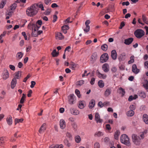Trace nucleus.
<instances>
[{"label":"nucleus","mask_w":148,"mask_h":148,"mask_svg":"<svg viewBox=\"0 0 148 148\" xmlns=\"http://www.w3.org/2000/svg\"><path fill=\"white\" fill-rule=\"evenodd\" d=\"M38 10L37 9L34 4L28 7L26 10L27 15L30 17L35 16L38 13Z\"/></svg>","instance_id":"f257e3e1"},{"label":"nucleus","mask_w":148,"mask_h":148,"mask_svg":"<svg viewBox=\"0 0 148 148\" xmlns=\"http://www.w3.org/2000/svg\"><path fill=\"white\" fill-rule=\"evenodd\" d=\"M121 142L123 144L128 146H131V143L130 141L129 138L125 134L122 135L120 138Z\"/></svg>","instance_id":"f03ea898"},{"label":"nucleus","mask_w":148,"mask_h":148,"mask_svg":"<svg viewBox=\"0 0 148 148\" xmlns=\"http://www.w3.org/2000/svg\"><path fill=\"white\" fill-rule=\"evenodd\" d=\"M132 141L134 144L136 145L140 144L141 138H140L139 136L135 134H133L132 135Z\"/></svg>","instance_id":"7ed1b4c3"},{"label":"nucleus","mask_w":148,"mask_h":148,"mask_svg":"<svg viewBox=\"0 0 148 148\" xmlns=\"http://www.w3.org/2000/svg\"><path fill=\"white\" fill-rule=\"evenodd\" d=\"M144 31L141 29H138L136 30L134 32L136 37L138 38H140L145 35Z\"/></svg>","instance_id":"20e7f679"},{"label":"nucleus","mask_w":148,"mask_h":148,"mask_svg":"<svg viewBox=\"0 0 148 148\" xmlns=\"http://www.w3.org/2000/svg\"><path fill=\"white\" fill-rule=\"evenodd\" d=\"M109 56L107 53H104L101 56L100 58V62L103 63L106 62L108 59Z\"/></svg>","instance_id":"39448f33"},{"label":"nucleus","mask_w":148,"mask_h":148,"mask_svg":"<svg viewBox=\"0 0 148 148\" xmlns=\"http://www.w3.org/2000/svg\"><path fill=\"white\" fill-rule=\"evenodd\" d=\"M40 27V26H37V25L33 24L32 25V28H34V30H33L32 33V35L34 37H36L38 36V32L37 31Z\"/></svg>","instance_id":"423d86ee"},{"label":"nucleus","mask_w":148,"mask_h":148,"mask_svg":"<svg viewBox=\"0 0 148 148\" xmlns=\"http://www.w3.org/2000/svg\"><path fill=\"white\" fill-rule=\"evenodd\" d=\"M17 6L16 3H14L10 6V16H12L14 14V12Z\"/></svg>","instance_id":"0eeeda50"},{"label":"nucleus","mask_w":148,"mask_h":148,"mask_svg":"<svg viewBox=\"0 0 148 148\" xmlns=\"http://www.w3.org/2000/svg\"><path fill=\"white\" fill-rule=\"evenodd\" d=\"M97 58V53L96 52L93 53L90 57V62L91 63L94 62Z\"/></svg>","instance_id":"6e6552de"},{"label":"nucleus","mask_w":148,"mask_h":148,"mask_svg":"<svg viewBox=\"0 0 148 148\" xmlns=\"http://www.w3.org/2000/svg\"><path fill=\"white\" fill-rule=\"evenodd\" d=\"M102 68L104 72L107 73L108 72L109 70V64L107 63L103 64L102 65Z\"/></svg>","instance_id":"1a4fd4ad"},{"label":"nucleus","mask_w":148,"mask_h":148,"mask_svg":"<svg viewBox=\"0 0 148 148\" xmlns=\"http://www.w3.org/2000/svg\"><path fill=\"white\" fill-rule=\"evenodd\" d=\"M69 103L70 104H73L74 103V95L73 94H70L68 97Z\"/></svg>","instance_id":"9d476101"},{"label":"nucleus","mask_w":148,"mask_h":148,"mask_svg":"<svg viewBox=\"0 0 148 148\" xmlns=\"http://www.w3.org/2000/svg\"><path fill=\"white\" fill-rule=\"evenodd\" d=\"M71 113L74 115H77L80 113L79 111L76 109L71 108L70 109Z\"/></svg>","instance_id":"9b49d317"},{"label":"nucleus","mask_w":148,"mask_h":148,"mask_svg":"<svg viewBox=\"0 0 148 148\" xmlns=\"http://www.w3.org/2000/svg\"><path fill=\"white\" fill-rule=\"evenodd\" d=\"M86 106V103L84 101H79L78 107L80 109H83Z\"/></svg>","instance_id":"f8f14e48"},{"label":"nucleus","mask_w":148,"mask_h":148,"mask_svg":"<svg viewBox=\"0 0 148 148\" xmlns=\"http://www.w3.org/2000/svg\"><path fill=\"white\" fill-rule=\"evenodd\" d=\"M60 128L62 129H64L66 127V122L63 119H62L60 121Z\"/></svg>","instance_id":"ddd939ff"},{"label":"nucleus","mask_w":148,"mask_h":148,"mask_svg":"<svg viewBox=\"0 0 148 148\" xmlns=\"http://www.w3.org/2000/svg\"><path fill=\"white\" fill-rule=\"evenodd\" d=\"M95 120L97 123H101L102 122V120L100 118V116L98 113H96L95 116Z\"/></svg>","instance_id":"4468645a"},{"label":"nucleus","mask_w":148,"mask_h":148,"mask_svg":"<svg viewBox=\"0 0 148 148\" xmlns=\"http://www.w3.org/2000/svg\"><path fill=\"white\" fill-rule=\"evenodd\" d=\"M111 89L109 88H107L104 92V95L105 97H108L111 94Z\"/></svg>","instance_id":"2eb2a0df"},{"label":"nucleus","mask_w":148,"mask_h":148,"mask_svg":"<svg viewBox=\"0 0 148 148\" xmlns=\"http://www.w3.org/2000/svg\"><path fill=\"white\" fill-rule=\"evenodd\" d=\"M55 37L56 39L58 40H62L64 38V36L62 34L59 32H57L56 33Z\"/></svg>","instance_id":"dca6fc26"},{"label":"nucleus","mask_w":148,"mask_h":148,"mask_svg":"<svg viewBox=\"0 0 148 148\" xmlns=\"http://www.w3.org/2000/svg\"><path fill=\"white\" fill-rule=\"evenodd\" d=\"M111 56L113 60H116L117 58V53L115 50H113L111 52Z\"/></svg>","instance_id":"f3484780"},{"label":"nucleus","mask_w":148,"mask_h":148,"mask_svg":"<svg viewBox=\"0 0 148 148\" xmlns=\"http://www.w3.org/2000/svg\"><path fill=\"white\" fill-rule=\"evenodd\" d=\"M9 77V73L8 71L6 69H4L3 78L4 79H6Z\"/></svg>","instance_id":"a211bd4d"},{"label":"nucleus","mask_w":148,"mask_h":148,"mask_svg":"<svg viewBox=\"0 0 148 148\" xmlns=\"http://www.w3.org/2000/svg\"><path fill=\"white\" fill-rule=\"evenodd\" d=\"M137 94L142 98H144L146 97V95L145 93L142 91H138Z\"/></svg>","instance_id":"6ab92c4d"},{"label":"nucleus","mask_w":148,"mask_h":148,"mask_svg":"<svg viewBox=\"0 0 148 148\" xmlns=\"http://www.w3.org/2000/svg\"><path fill=\"white\" fill-rule=\"evenodd\" d=\"M117 92L121 95L122 97H123L125 93V91L124 89L121 87H120L118 89Z\"/></svg>","instance_id":"aec40b11"},{"label":"nucleus","mask_w":148,"mask_h":148,"mask_svg":"<svg viewBox=\"0 0 148 148\" xmlns=\"http://www.w3.org/2000/svg\"><path fill=\"white\" fill-rule=\"evenodd\" d=\"M139 70L137 68L136 64H134L132 65V71L134 73L137 74L139 72Z\"/></svg>","instance_id":"412c9836"},{"label":"nucleus","mask_w":148,"mask_h":148,"mask_svg":"<svg viewBox=\"0 0 148 148\" xmlns=\"http://www.w3.org/2000/svg\"><path fill=\"white\" fill-rule=\"evenodd\" d=\"M21 72L19 71L15 72L14 74V78H15L16 79H20L21 75Z\"/></svg>","instance_id":"4be33fe9"},{"label":"nucleus","mask_w":148,"mask_h":148,"mask_svg":"<svg viewBox=\"0 0 148 148\" xmlns=\"http://www.w3.org/2000/svg\"><path fill=\"white\" fill-rule=\"evenodd\" d=\"M34 5L37 9L38 10V8H39L42 11L44 10V6L42 4L35 3L34 4Z\"/></svg>","instance_id":"5701e85b"},{"label":"nucleus","mask_w":148,"mask_h":148,"mask_svg":"<svg viewBox=\"0 0 148 148\" xmlns=\"http://www.w3.org/2000/svg\"><path fill=\"white\" fill-rule=\"evenodd\" d=\"M133 38H129L125 40L124 43L127 45L130 44L133 41Z\"/></svg>","instance_id":"b1692460"},{"label":"nucleus","mask_w":148,"mask_h":148,"mask_svg":"<svg viewBox=\"0 0 148 148\" xmlns=\"http://www.w3.org/2000/svg\"><path fill=\"white\" fill-rule=\"evenodd\" d=\"M46 124L45 123H44L41 126L39 130V132L40 133H42V132H44L46 130Z\"/></svg>","instance_id":"393cba45"},{"label":"nucleus","mask_w":148,"mask_h":148,"mask_svg":"<svg viewBox=\"0 0 148 148\" xmlns=\"http://www.w3.org/2000/svg\"><path fill=\"white\" fill-rule=\"evenodd\" d=\"M16 84V80L15 78H13L11 82V87L13 89L15 86Z\"/></svg>","instance_id":"a878e982"},{"label":"nucleus","mask_w":148,"mask_h":148,"mask_svg":"<svg viewBox=\"0 0 148 148\" xmlns=\"http://www.w3.org/2000/svg\"><path fill=\"white\" fill-rule=\"evenodd\" d=\"M95 104V101L94 99H92L90 102L88 106L90 109H92L94 107Z\"/></svg>","instance_id":"bb28decb"},{"label":"nucleus","mask_w":148,"mask_h":148,"mask_svg":"<svg viewBox=\"0 0 148 148\" xmlns=\"http://www.w3.org/2000/svg\"><path fill=\"white\" fill-rule=\"evenodd\" d=\"M103 133L101 131H97L95 132L94 134V136L95 137H100L103 136Z\"/></svg>","instance_id":"cd10ccee"},{"label":"nucleus","mask_w":148,"mask_h":148,"mask_svg":"<svg viewBox=\"0 0 148 148\" xmlns=\"http://www.w3.org/2000/svg\"><path fill=\"white\" fill-rule=\"evenodd\" d=\"M143 119L146 124H148V115L146 114L143 115Z\"/></svg>","instance_id":"c85d7f7f"},{"label":"nucleus","mask_w":148,"mask_h":148,"mask_svg":"<svg viewBox=\"0 0 148 148\" xmlns=\"http://www.w3.org/2000/svg\"><path fill=\"white\" fill-rule=\"evenodd\" d=\"M126 58V55L125 53H122L121 54L119 58V60L120 61H123Z\"/></svg>","instance_id":"c756f323"},{"label":"nucleus","mask_w":148,"mask_h":148,"mask_svg":"<svg viewBox=\"0 0 148 148\" xmlns=\"http://www.w3.org/2000/svg\"><path fill=\"white\" fill-rule=\"evenodd\" d=\"M138 96L136 95H135L133 97L132 95H131L129 97L128 100L129 101H131L133 100L136 99L138 98Z\"/></svg>","instance_id":"7c9ffc66"},{"label":"nucleus","mask_w":148,"mask_h":148,"mask_svg":"<svg viewBox=\"0 0 148 148\" xmlns=\"http://www.w3.org/2000/svg\"><path fill=\"white\" fill-rule=\"evenodd\" d=\"M97 76L99 78L103 79H105L107 77L106 75L101 74L99 72L97 73Z\"/></svg>","instance_id":"2f4dec72"},{"label":"nucleus","mask_w":148,"mask_h":148,"mask_svg":"<svg viewBox=\"0 0 148 148\" xmlns=\"http://www.w3.org/2000/svg\"><path fill=\"white\" fill-rule=\"evenodd\" d=\"M23 55V53H22L21 52L17 53L16 56L17 59L19 60L21 59Z\"/></svg>","instance_id":"473e14b6"},{"label":"nucleus","mask_w":148,"mask_h":148,"mask_svg":"<svg viewBox=\"0 0 148 148\" xmlns=\"http://www.w3.org/2000/svg\"><path fill=\"white\" fill-rule=\"evenodd\" d=\"M143 86L146 89H148V81L147 80H145L144 81L143 83Z\"/></svg>","instance_id":"72a5a7b5"},{"label":"nucleus","mask_w":148,"mask_h":148,"mask_svg":"<svg viewBox=\"0 0 148 148\" xmlns=\"http://www.w3.org/2000/svg\"><path fill=\"white\" fill-rule=\"evenodd\" d=\"M134 114V112L132 110H130L127 112V116H133Z\"/></svg>","instance_id":"f704fd0d"},{"label":"nucleus","mask_w":148,"mask_h":148,"mask_svg":"<svg viewBox=\"0 0 148 148\" xmlns=\"http://www.w3.org/2000/svg\"><path fill=\"white\" fill-rule=\"evenodd\" d=\"M142 19L144 23L147 24H148V21L147 17L144 14L142 15Z\"/></svg>","instance_id":"c9c22d12"},{"label":"nucleus","mask_w":148,"mask_h":148,"mask_svg":"<svg viewBox=\"0 0 148 148\" xmlns=\"http://www.w3.org/2000/svg\"><path fill=\"white\" fill-rule=\"evenodd\" d=\"M98 85L99 87L102 88L104 86V84L102 80H100L98 82Z\"/></svg>","instance_id":"e433bc0d"},{"label":"nucleus","mask_w":148,"mask_h":148,"mask_svg":"<svg viewBox=\"0 0 148 148\" xmlns=\"http://www.w3.org/2000/svg\"><path fill=\"white\" fill-rule=\"evenodd\" d=\"M84 83V81L82 80L77 81L76 82V85L78 86H81Z\"/></svg>","instance_id":"4c0bfd02"},{"label":"nucleus","mask_w":148,"mask_h":148,"mask_svg":"<svg viewBox=\"0 0 148 148\" xmlns=\"http://www.w3.org/2000/svg\"><path fill=\"white\" fill-rule=\"evenodd\" d=\"M120 134V132L119 131H116L114 135V136L115 138L116 139H118L119 138V135Z\"/></svg>","instance_id":"58836bf2"},{"label":"nucleus","mask_w":148,"mask_h":148,"mask_svg":"<svg viewBox=\"0 0 148 148\" xmlns=\"http://www.w3.org/2000/svg\"><path fill=\"white\" fill-rule=\"evenodd\" d=\"M100 144L98 142H95L94 145V148H100Z\"/></svg>","instance_id":"ea45409f"},{"label":"nucleus","mask_w":148,"mask_h":148,"mask_svg":"<svg viewBox=\"0 0 148 148\" xmlns=\"http://www.w3.org/2000/svg\"><path fill=\"white\" fill-rule=\"evenodd\" d=\"M108 47V45L106 44L103 45L101 46L102 49L105 51H106L107 50Z\"/></svg>","instance_id":"a19ab883"},{"label":"nucleus","mask_w":148,"mask_h":148,"mask_svg":"<svg viewBox=\"0 0 148 148\" xmlns=\"http://www.w3.org/2000/svg\"><path fill=\"white\" fill-rule=\"evenodd\" d=\"M23 121V119L22 118L20 119H16L15 120V124L19 123H22Z\"/></svg>","instance_id":"79ce46f5"},{"label":"nucleus","mask_w":148,"mask_h":148,"mask_svg":"<svg viewBox=\"0 0 148 148\" xmlns=\"http://www.w3.org/2000/svg\"><path fill=\"white\" fill-rule=\"evenodd\" d=\"M58 54L59 53L56 52V49L54 50L52 53V56L53 57L57 56L58 55Z\"/></svg>","instance_id":"37998d69"},{"label":"nucleus","mask_w":148,"mask_h":148,"mask_svg":"<svg viewBox=\"0 0 148 148\" xmlns=\"http://www.w3.org/2000/svg\"><path fill=\"white\" fill-rule=\"evenodd\" d=\"M134 56H132L130 57V60L128 61V63L129 64H131L134 62Z\"/></svg>","instance_id":"c03bdc74"},{"label":"nucleus","mask_w":148,"mask_h":148,"mask_svg":"<svg viewBox=\"0 0 148 148\" xmlns=\"http://www.w3.org/2000/svg\"><path fill=\"white\" fill-rule=\"evenodd\" d=\"M75 140L77 143H79L81 141V138L79 136H76L75 137Z\"/></svg>","instance_id":"a18cd8bd"},{"label":"nucleus","mask_w":148,"mask_h":148,"mask_svg":"<svg viewBox=\"0 0 148 148\" xmlns=\"http://www.w3.org/2000/svg\"><path fill=\"white\" fill-rule=\"evenodd\" d=\"M6 0H2L1 4H0V8H3V6L6 3Z\"/></svg>","instance_id":"49530a36"},{"label":"nucleus","mask_w":148,"mask_h":148,"mask_svg":"<svg viewBox=\"0 0 148 148\" xmlns=\"http://www.w3.org/2000/svg\"><path fill=\"white\" fill-rule=\"evenodd\" d=\"M75 92L76 95H77V97L79 98L80 97H81V95L80 94V92L79 90L77 89L75 90Z\"/></svg>","instance_id":"de8ad7c7"},{"label":"nucleus","mask_w":148,"mask_h":148,"mask_svg":"<svg viewBox=\"0 0 148 148\" xmlns=\"http://www.w3.org/2000/svg\"><path fill=\"white\" fill-rule=\"evenodd\" d=\"M90 29V26H86V27L84 29V31L85 32L87 33L89 31Z\"/></svg>","instance_id":"09e8293b"},{"label":"nucleus","mask_w":148,"mask_h":148,"mask_svg":"<svg viewBox=\"0 0 148 148\" xmlns=\"http://www.w3.org/2000/svg\"><path fill=\"white\" fill-rule=\"evenodd\" d=\"M76 66V64L74 63H73L70 65V67L72 69L74 70Z\"/></svg>","instance_id":"8fccbe9b"},{"label":"nucleus","mask_w":148,"mask_h":148,"mask_svg":"<svg viewBox=\"0 0 148 148\" xmlns=\"http://www.w3.org/2000/svg\"><path fill=\"white\" fill-rule=\"evenodd\" d=\"M62 30H67L69 29V27L67 25H65L62 27Z\"/></svg>","instance_id":"3c124183"},{"label":"nucleus","mask_w":148,"mask_h":148,"mask_svg":"<svg viewBox=\"0 0 148 148\" xmlns=\"http://www.w3.org/2000/svg\"><path fill=\"white\" fill-rule=\"evenodd\" d=\"M70 17L66 19L64 21V24H66L68 23H71L72 21H70Z\"/></svg>","instance_id":"603ef678"},{"label":"nucleus","mask_w":148,"mask_h":148,"mask_svg":"<svg viewBox=\"0 0 148 148\" xmlns=\"http://www.w3.org/2000/svg\"><path fill=\"white\" fill-rule=\"evenodd\" d=\"M64 143L68 147L70 146L71 145L70 143H69L68 140L67 139H65L64 140Z\"/></svg>","instance_id":"864d4df0"},{"label":"nucleus","mask_w":148,"mask_h":148,"mask_svg":"<svg viewBox=\"0 0 148 148\" xmlns=\"http://www.w3.org/2000/svg\"><path fill=\"white\" fill-rule=\"evenodd\" d=\"M57 16L56 15H54L53 16V20L52 21V22H53V23H54L55 22L57 19Z\"/></svg>","instance_id":"5fc2aeb1"},{"label":"nucleus","mask_w":148,"mask_h":148,"mask_svg":"<svg viewBox=\"0 0 148 148\" xmlns=\"http://www.w3.org/2000/svg\"><path fill=\"white\" fill-rule=\"evenodd\" d=\"M122 5L123 6L126 5L128 6L130 4V3L128 1L124 2L122 3Z\"/></svg>","instance_id":"6e6d98bb"},{"label":"nucleus","mask_w":148,"mask_h":148,"mask_svg":"<svg viewBox=\"0 0 148 148\" xmlns=\"http://www.w3.org/2000/svg\"><path fill=\"white\" fill-rule=\"evenodd\" d=\"M130 110H134L135 109V106L133 105H131L130 107Z\"/></svg>","instance_id":"4d7b16f0"},{"label":"nucleus","mask_w":148,"mask_h":148,"mask_svg":"<svg viewBox=\"0 0 148 148\" xmlns=\"http://www.w3.org/2000/svg\"><path fill=\"white\" fill-rule=\"evenodd\" d=\"M30 77L29 74H28L27 76L25 78L23 81V82H26L27 80Z\"/></svg>","instance_id":"13d9d810"},{"label":"nucleus","mask_w":148,"mask_h":148,"mask_svg":"<svg viewBox=\"0 0 148 148\" xmlns=\"http://www.w3.org/2000/svg\"><path fill=\"white\" fill-rule=\"evenodd\" d=\"M95 81V79L94 77L92 78L90 82V84L92 85H93L94 84Z\"/></svg>","instance_id":"bf43d9fd"},{"label":"nucleus","mask_w":148,"mask_h":148,"mask_svg":"<svg viewBox=\"0 0 148 148\" xmlns=\"http://www.w3.org/2000/svg\"><path fill=\"white\" fill-rule=\"evenodd\" d=\"M42 21L41 20H39L37 21L36 24V25H35V24H34V25H37V26H38L37 25L38 24L40 26L42 24ZM39 26L40 27V26Z\"/></svg>","instance_id":"052dcab7"},{"label":"nucleus","mask_w":148,"mask_h":148,"mask_svg":"<svg viewBox=\"0 0 148 148\" xmlns=\"http://www.w3.org/2000/svg\"><path fill=\"white\" fill-rule=\"evenodd\" d=\"M31 85L30 86V87L31 88H33L34 87V86L36 84V82L34 81H32L31 82Z\"/></svg>","instance_id":"680f3d73"},{"label":"nucleus","mask_w":148,"mask_h":148,"mask_svg":"<svg viewBox=\"0 0 148 148\" xmlns=\"http://www.w3.org/2000/svg\"><path fill=\"white\" fill-rule=\"evenodd\" d=\"M144 66L145 68L148 69V61H146L145 62Z\"/></svg>","instance_id":"e2e57ef3"},{"label":"nucleus","mask_w":148,"mask_h":148,"mask_svg":"<svg viewBox=\"0 0 148 148\" xmlns=\"http://www.w3.org/2000/svg\"><path fill=\"white\" fill-rule=\"evenodd\" d=\"M22 35L24 36L25 39V40H27V37L26 35V34L25 32H23L22 33Z\"/></svg>","instance_id":"0e129e2a"},{"label":"nucleus","mask_w":148,"mask_h":148,"mask_svg":"<svg viewBox=\"0 0 148 148\" xmlns=\"http://www.w3.org/2000/svg\"><path fill=\"white\" fill-rule=\"evenodd\" d=\"M111 71L113 73L115 72L116 70H117V69L116 67H112L111 69Z\"/></svg>","instance_id":"69168bd1"},{"label":"nucleus","mask_w":148,"mask_h":148,"mask_svg":"<svg viewBox=\"0 0 148 148\" xmlns=\"http://www.w3.org/2000/svg\"><path fill=\"white\" fill-rule=\"evenodd\" d=\"M32 93V90H30L28 92V93L27 94V96L29 97H31V94Z\"/></svg>","instance_id":"338daca9"},{"label":"nucleus","mask_w":148,"mask_h":148,"mask_svg":"<svg viewBox=\"0 0 148 148\" xmlns=\"http://www.w3.org/2000/svg\"><path fill=\"white\" fill-rule=\"evenodd\" d=\"M106 128L107 130H110L111 129V127H110V125L107 124L106 125Z\"/></svg>","instance_id":"774afa93"}]
</instances>
